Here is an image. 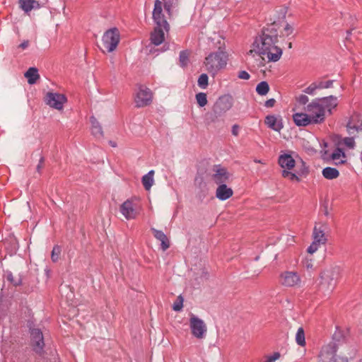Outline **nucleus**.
Returning a JSON list of instances; mask_svg holds the SVG:
<instances>
[{
	"instance_id": "obj_1",
	"label": "nucleus",
	"mask_w": 362,
	"mask_h": 362,
	"mask_svg": "<svg viewBox=\"0 0 362 362\" xmlns=\"http://www.w3.org/2000/svg\"><path fill=\"white\" fill-rule=\"evenodd\" d=\"M278 30L274 24L264 28L260 35L256 37L253 42V49H250L248 54L253 52L258 55H267L269 62L279 61L282 55V49L276 46L278 42Z\"/></svg>"
},
{
	"instance_id": "obj_2",
	"label": "nucleus",
	"mask_w": 362,
	"mask_h": 362,
	"mask_svg": "<svg viewBox=\"0 0 362 362\" xmlns=\"http://www.w3.org/2000/svg\"><path fill=\"white\" fill-rule=\"evenodd\" d=\"M337 105V98L329 95L313 100L305 110L310 115L313 124H321L325 119L326 113L332 115V110L335 109Z\"/></svg>"
},
{
	"instance_id": "obj_3",
	"label": "nucleus",
	"mask_w": 362,
	"mask_h": 362,
	"mask_svg": "<svg viewBox=\"0 0 362 362\" xmlns=\"http://www.w3.org/2000/svg\"><path fill=\"white\" fill-rule=\"evenodd\" d=\"M228 54L219 48L218 51L210 53L204 62L206 70L211 76H214L227 64Z\"/></svg>"
},
{
	"instance_id": "obj_4",
	"label": "nucleus",
	"mask_w": 362,
	"mask_h": 362,
	"mask_svg": "<svg viewBox=\"0 0 362 362\" xmlns=\"http://www.w3.org/2000/svg\"><path fill=\"white\" fill-rule=\"evenodd\" d=\"M233 106V98L230 95L220 96L214 103L212 112L207 114L206 121L208 124L215 123L223 116Z\"/></svg>"
},
{
	"instance_id": "obj_5",
	"label": "nucleus",
	"mask_w": 362,
	"mask_h": 362,
	"mask_svg": "<svg viewBox=\"0 0 362 362\" xmlns=\"http://www.w3.org/2000/svg\"><path fill=\"white\" fill-rule=\"evenodd\" d=\"M337 346L331 342L322 346L320 355L319 362H348L346 357H337Z\"/></svg>"
},
{
	"instance_id": "obj_6",
	"label": "nucleus",
	"mask_w": 362,
	"mask_h": 362,
	"mask_svg": "<svg viewBox=\"0 0 362 362\" xmlns=\"http://www.w3.org/2000/svg\"><path fill=\"white\" fill-rule=\"evenodd\" d=\"M119 40L120 35L117 28L105 31L102 38L103 45L108 52H112L117 48Z\"/></svg>"
},
{
	"instance_id": "obj_7",
	"label": "nucleus",
	"mask_w": 362,
	"mask_h": 362,
	"mask_svg": "<svg viewBox=\"0 0 362 362\" xmlns=\"http://www.w3.org/2000/svg\"><path fill=\"white\" fill-rule=\"evenodd\" d=\"M189 317V327L192 334L197 339H204L207 332L206 325L202 319L193 313H191Z\"/></svg>"
},
{
	"instance_id": "obj_8",
	"label": "nucleus",
	"mask_w": 362,
	"mask_h": 362,
	"mask_svg": "<svg viewBox=\"0 0 362 362\" xmlns=\"http://www.w3.org/2000/svg\"><path fill=\"white\" fill-rule=\"evenodd\" d=\"M211 171V179L217 185L229 182L231 175L226 168L220 164L214 165Z\"/></svg>"
},
{
	"instance_id": "obj_9",
	"label": "nucleus",
	"mask_w": 362,
	"mask_h": 362,
	"mask_svg": "<svg viewBox=\"0 0 362 362\" xmlns=\"http://www.w3.org/2000/svg\"><path fill=\"white\" fill-rule=\"evenodd\" d=\"M45 102L50 107L62 110L64 105L67 102V98L64 94L48 92L45 95Z\"/></svg>"
},
{
	"instance_id": "obj_10",
	"label": "nucleus",
	"mask_w": 362,
	"mask_h": 362,
	"mask_svg": "<svg viewBox=\"0 0 362 362\" xmlns=\"http://www.w3.org/2000/svg\"><path fill=\"white\" fill-rule=\"evenodd\" d=\"M320 288L325 291H332L336 285V273L333 269L322 272L320 274Z\"/></svg>"
},
{
	"instance_id": "obj_11",
	"label": "nucleus",
	"mask_w": 362,
	"mask_h": 362,
	"mask_svg": "<svg viewBox=\"0 0 362 362\" xmlns=\"http://www.w3.org/2000/svg\"><path fill=\"white\" fill-rule=\"evenodd\" d=\"M153 19L156 26H163L167 33L169 31L170 25L163 13L162 2L160 0L155 1Z\"/></svg>"
},
{
	"instance_id": "obj_12",
	"label": "nucleus",
	"mask_w": 362,
	"mask_h": 362,
	"mask_svg": "<svg viewBox=\"0 0 362 362\" xmlns=\"http://www.w3.org/2000/svg\"><path fill=\"white\" fill-rule=\"evenodd\" d=\"M153 94L151 90L144 86H140L135 97V103L137 107H145L151 104Z\"/></svg>"
},
{
	"instance_id": "obj_13",
	"label": "nucleus",
	"mask_w": 362,
	"mask_h": 362,
	"mask_svg": "<svg viewBox=\"0 0 362 362\" xmlns=\"http://www.w3.org/2000/svg\"><path fill=\"white\" fill-rule=\"evenodd\" d=\"M31 342L33 351L38 354L43 353L45 342L42 331L40 329H32L30 330Z\"/></svg>"
},
{
	"instance_id": "obj_14",
	"label": "nucleus",
	"mask_w": 362,
	"mask_h": 362,
	"mask_svg": "<svg viewBox=\"0 0 362 362\" xmlns=\"http://www.w3.org/2000/svg\"><path fill=\"white\" fill-rule=\"evenodd\" d=\"M281 283L283 286L292 287L300 283V278L298 273L294 272H285L281 274Z\"/></svg>"
},
{
	"instance_id": "obj_15",
	"label": "nucleus",
	"mask_w": 362,
	"mask_h": 362,
	"mask_svg": "<svg viewBox=\"0 0 362 362\" xmlns=\"http://www.w3.org/2000/svg\"><path fill=\"white\" fill-rule=\"evenodd\" d=\"M361 122L358 115L350 117L346 126L349 134L355 136L356 134L362 132V124Z\"/></svg>"
},
{
	"instance_id": "obj_16",
	"label": "nucleus",
	"mask_w": 362,
	"mask_h": 362,
	"mask_svg": "<svg viewBox=\"0 0 362 362\" xmlns=\"http://www.w3.org/2000/svg\"><path fill=\"white\" fill-rule=\"evenodd\" d=\"M120 212L127 219H134L137 216L135 204L129 199L126 200L121 205Z\"/></svg>"
},
{
	"instance_id": "obj_17",
	"label": "nucleus",
	"mask_w": 362,
	"mask_h": 362,
	"mask_svg": "<svg viewBox=\"0 0 362 362\" xmlns=\"http://www.w3.org/2000/svg\"><path fill=\"white\" fill-rule=\"evenodd\" d=\"M265 124L274 131L279 132L284 127L282 118L274 115H267L265 117Z\"/></svg>"
},
{
	"instance_id": "obj_18",
	"label": "nucleus",
	"mask_w": 362,
	"mask_h": 362,
	"mask_svg": "<svg viewBox=\"0 0 362 362\" xmlns=\"http://www.w3.org/2000/svg\"><path fill=\"white\" fill-rule=\"evenodd\" d=\"M165 32L163 26H156L151 34V42L153 45L158 46L165 40Z\"/></svg>"
},
{
	"instance_id": "obj_19",
	"label": "nucleus",
	"mask_w": 362,
	"mask_h": 362,
	"mask_svg": "<svg viewBox=\"0 0 362 362\" xmlns=\"http://www.w3.org/2000/svg\"><path fill=\"white\" fill-rule=\"evenodd\" d=\"M278 163L284 170H291L296 165V160L293 156L288 153L280 155L278 159Z\"/></svg>"
},
{
	"instance_id": "obj_20",
	"label": "nucleus",
	"mask_w": 362,
	"mask_h": 362,
	"mask_svg": "<svg viewBox=\"0 0 362 362\" xmlns=\"http://www.w3.org/2000/svg\"><path fill=\"white\" fill-rule=\"evenodd\" d=\"M233 194V189L227 187L226 184L218 185L216 190V197L221 201H225L230 198Z\"/></svg>"
},
{
	"instance_id": "obj_21",
	"label": "nucleus",
	"mask_w": 362,
	"mask_h": 362,
	"mask_svg": "<svg viewBox=\"0 0 362 362\" xmlns=\"http://www.w3.org/2000/svg\"><path fill=\"white\" fill-rule=\"evenodd\" d=\"M293 119L296 125L298 127H306L310 124H313L308 113H295L293 115Z\"/></svg>"
},
{
	"instance_id": "obj_22",
	"label": "nucleus",
	"mask_w": 362,
	"mask_h": 362,
	"mask_svg": "<svg viewBox=\"0 0 362 362\" xmlns=\"http://www.w3.org/2000/svg\"><path fill=\"white\" fill-rule=\"evenodd\" d=\"M154 237L160 241V248L163 251L167 250L170 247V241L167 238L166 235L160 230L156 228H151Z\"/></svg>"
},
{
	"instance_id": "obj_23",
	"label": "nucleus",
	"mask_w": 362,
	"mask_h": 362,
	"mask_svg": "<svg viewBox=\"0 0 362 362\" xmlns=\"http://www.w3.org/2000/svg\"><path fill=\"white\" fill-rule=\"evenodd\" d=\"M90 122H91V132L92 134L97 138H101L103 136V132L102 127L100 126L98 121L96 119L95 117L92 116L90 118Z\"/></svg>"
},
{
	"instance_id": "obj_24",
	"label": "nucleus",
	"mask_w": 362,
	"mask_h": 362,
	"mask_svg": "<svg viewBox=\"0 0 362 362\" xmlns=\"http://www.w3.org/2000/svg\"><path fill=\"white\" fill-rule=\"evenodd\" d=\"M313 240L320 243L325 244L327 238L325 236L324 230L321 227L315 226L313 233Z\"/></svg>"
},
{
	"instance_id": "obj_25",
	"label": "nucleus",
	"mask_w": 362,
	"mask_h": 362,
	"mask_svg": "<svg viewBox=\"0 0 362 362\" xmlns=\"http://www.w3.org/2000/svg\"><path fill=\"white\" fill-rule=\"evenodd\" d=\"M20 4L21 8L26 13L40 8V4L35 0H20Z\"/></svg>"
},
{
	"instance_id": "obj_26",
	"label": "nucleus",
	"mask_w": 362,
	"mask_h": 362,
	"mask_svg": "<svg viewBox=\"0 0 362 362\" xmlns=\"http://www.w3.org/2000/svg\"><path fill=\"white\" fill-rule=\"evenodd\" d=\"M345 153L340 148H337L331 154L330 158L334 161V164L339 165L345 163Z\"/></svg>"
},
{
	"instance_id": "obj_27",
	"label": "nucleus",
	"mask_w": 362,
	"mask_h": 362,
	"mask_svg": "<svg viewBox=\"0 0 362 362\" xmlns=\"http://www.w3.org/2000/svg\"><path fill=\"white\" fill-rule=\"evenodd\" d=\"M25 77L28 78V82L29 84H34L36 83L37 78H39L40 75L38 74L37 69L35 67H30L24 74Z\"/></svg>"
},
{
	"instance_id": "obj_28",
	"label": "nucleus",
	"mask_w": 362,
	"mask_h": 362,
	"mask_svg": "<svg viewBox=\"0 0 362 362\" xmlns=\"http://www.w3.org/2000/svg\"><path fill=\"white\" fill-rule=\"evenodd\" d=\"M153 175L154 170H151L142 177L141 182L146 190H149L153 185Z\"/></svg>"
},
{
	"instance_id": "obj_29",
	"label": "nucleus",
	"mask_w": 362,
	"mask_h": 362,
	"mask_svg": "<svg viewBox=\"0 0 362 362\" xmlns=\"http://www.w3.org/2000/svg\"><path fill=\"white\" fill-rule=\"evenodd\" d=\"M322 174L323 177L327 180H333L339 176V170L337 168L332 167L325 168L322 171Z\"/></svg>"
},
{
	"instance_id": "obj_30",
	"label": "nucleus",
	"mask_w": 362,
	"mask_h": 362,
	"mask_svg": "<svg viewBox=\"0 0 362 362\" xmlns=\"http://www.w3.org/2000/svg\"><path fill=\"white\" fill-rule=\"evenodd\" d=\"M295 339L298 345L300 346H305L306 342L305 337V332L302 327L298 329L297 332L296 334Z\"/></svg>"
},
{
	"instance_id": "obj_31",
	"label": "nucleus",
	"mask_w": 362,
	"mask_h": 362,
	"mask_svg": "<svg viewBox=\"0 0 362 362\" xmlns=\"http://www.w3.org/2000/svg\"><path fill=\"white\" fill-rule=\"evenodd\" d=\"M189 52L188 50H182L179 55V64L181 67L185 68L189 63Z\"/></svg>"
},
{
	"instance_id": "obj_32",
	"label": "nucleus",
	"mask_w": 362,
	"mask_h": 362,
	"mask_svg": "<svg viewBox=\"0 0 362 362\" xmlns=\"http://www.w3.org/2000/svg\"><path fill=\"white\" fill-rule=\"evenodd\" d=\"M269 90V86L267 81H261L256 87L257 93L260 95H265Z\"/></svg>"
},
{
	"instance_id": "obj_33",
	"label": "nucleus",
	"mask_w": 362,
	"mask_h": 362,
	"mask_svg": "<svg viewBox=\"0 0 362 362\" xmlns=\"http://www.w3.org/2000/svg\"><path fill=\"white\" fill-rule=\"evenodd\" d=\"M197 103L200 107H204L207 104V96L205 93H199L195 95Z\"/></svg>"
},
{
	"instance_id": "obj_34",
	"label": "nucleus",
	"mask_w": 362,
	"mask_h": 362,
	"mask_svg": "<svg viewBox=\"0 0 362 362\" xmlns=\"http://www.w3.org/2000/svg\"><path fill=\"white\" fill-rule=\"evenodd\" d=\"M281 175L283 177L288 178L291 181H296L298 182L300 181L298 176L296 173H291L290 170H283Z\"/></svg>"
},
{
	"instance_id": "obj_35",
	"label": "nucleus",
	"mask_w": 362,
	"mask_h": 362,
	"mask_svg": "<svg viewBox=\"0 0 362 362\" xmlns=\"http://www.w3.org/2000/svg\"><path fill=\"white\" fill-rule=\"evenodd\" d=\"M6 279L13 286H20L22 284V279L19 276L18 279H15L13 274L11 272H7L6 275Z\"/></svg>"
},
{
	"instance_id": "obj_36",
	"label": "nucleus",
	"mask_w": 362,
	"mask_h": 362,
	"mask_svg": "<svg viewBox=\"0 0 362 362\" xmlns=\"http://www.w3.org/2000/svg\"><path fill=\"white\" fill-rule=\"evenodd\" d=\"M61 251L62 249L59 245H56L54 246L51 253V259L53 262H57L59 260Z\"/></svg>"
},
{
	"instance_id": "obj_37",
	"label": "nucleus",
	"mask_w": 362,
	"mask_h": 362,
	"mask_svg": "<svg viewBox=\"0 0 362 362\" xmlns=\"http://www.w3.org/2000/svg\"><path fill=\"white\" fill-rule=\"evenodd\" d=\"M209 77L206 74H202L197 81L198 86L201 88H206L209 84Z\"/></svg>"
},
{
	"instance_id": "obj_38",
	"label": "nucleus",
	"mask_w": 362,
	"mask_h": 362,
	"mask_svg": "<svg viewBox=\"0 0 362 362\" xmlns=\"http://www.w3.org/2000/svg\"><path fill=\"white\" fill-rule=\"evenodd\" d=\"M315 83L317 84L318 89H325V88H331L333 85L334 81L333 80H329L327 81H316Z\"/></svg>"
},
{
	"instance_id": "obj_39",
	"label": "nucleus",
	"mask_w": 362,
	"mask_h": 362,
	"mask_svg": "<svg viewBox=\"0 0 362 362\" xmlns=\"http://www.w3.org/2000/svg\"><path fill=\"white\" fill-rule=\"evenodd\" d=\"M316 90H318L315 82L312 83L308 87L303 90V92L306 94L314 95H315Z\"/></svg>"
},
{
	"instance_id": "obj_40",
	"label": "nucleus",
	"mask_w": 362,
	"mask_h": 362,
	"mask_svg": "<svg viewBox=\"0 0 362 362\" xmlns=\"http://www.w3.org/2000/svg\"><path fill=\"white\" fill-rule=\"evenodd\" d=\"M183 307V298L181 296H179L177 300L173 305V309L175 311H180Z\"/></svg>"
},
{
	"instance_id": "obj_41",
	"label": "nucleus",
	"mask_w": 362,
	"mask_h": 362,
	"mask_svg": "<svg viewBox=\"0 0 362 362\" xmlns=\"http://www.w3.org/2000/svg\"><path fill=\"white\" fill-rule=\"evenodd\" d=\"M287 7H280L279 8V10L276 11L277 13H278V20L279 21H281V20H284L286 18V13H287Z\"/></svg>"
},
{
	"instance_id": "obj_42",
	"label": "nucleus",
	"mask_w": 362,
	"mask_h": 362,
	"mask_svg": "<svg viewBox=\"0 0 362 362\" xmlns=\"http://www.w3.org/2000/svg\"><path fill=\"white\" fill-rule=\"evenodd\" d=\"M344 144L349 148H354L355 146V141L354 137H346L344 139Z\"/></svg>"
},
{
	"instance_id": "obj_43",
	"label": "nucleus",
	"mask_w": 362,
	"mask_h": 362,
	"mask_svg": "<svg viewBox=\"0 0 362 362\" xmlns=\"http://www.w3.org/2000/svg\"><path fill=\"white\" fill-rule=\"evenodd\" d=\"M320 245V243L313 240V242L311 243V245L308 247L307 252L310 254H313L318 250Z\"/></svg>"
},
{
	"instance_id": "obj_44",
	"label": "nucleus",
	"mask_w": 362,
	"mask_h": 362,
	"mask_svg": "<svg viewBox=\"0 0 362 362\" xmlns=\"http://www.w3.org/2000/svg\"><path fill=\"white\" fill-rule=\"evenodd\" d=\"M296 100L300 105H305L308 103L309 98L306 95L302 94L296 98Z\"/></svg>"
},
{
	"instance_id": "obj_45",
	"label": "nucleus",
	"mask_w": 362,
	"mask_h": 362,
	"mask_svg": "<svg viewBox=\"0 0 362 362\" xmlns=\"http://www.w3.org/2000/svg\"><path fill=\"white\" fill-rule=\"evenodd\" d=\"M163 1L165 10L167 11L168 13H170L171 11V8H172L174 0H163Z\"/></svg>"
},
{
	"instance_id": "obj_46",
	"label": "nucleus",
	"mask_w": 362,
	"mask_h": 362,
	"mask_svg": "<svg viewBox=\"0 0 362 362\" xmlns=\"http://www.w3.org/2000/svg\"><path fill=\"white\" fill-rule=\"evenodd\" d=\"M238 77L240 79L248 80L250 78V75L246 71L243 70L238 72Z\"/></svg>"
},
{
	"instance_id": "obj_47",
	"label": "nucleus",
	"mask_w": 362,
	"mask_h": 362,
	"mask_svg": "<svg viewBox=\"0 0 362 362\" xmlns=\"http://www.w3.org/2000/svg\"><path fill=\"white\" fill-rule=\"evenodd\" d=\"M281 355L279 352H274L273 355L268 356L265 362H274L280 358Z\"/></svg>"
},
{
	"instance_id": "obj_48",
	"label": "nucleus",
	"mask_w": 362,
	"mask_h": 362,
	"mask_svg": "<svg viewBox=\"0 0 362 362\" xmlns=\"http://www.w3.org/2000/svg\"><path fill=\"white\" fill-rule=\"evenodd\" d=\"M303 264L304 267H305L307 269H312L313 266L312 259H305L303 262Z\"/></svg>"
},
{
	"instance_id": "obj_49",
	"label": "nucleus",
	"mask_w": 362,
	"mask_h": 362,
	"mask_svg": "<svg viewBox=\"0 0 362 362\" xmlns=\"http://www.w3.org/2000/svg\"><path fill=\"white\" fill-rule=\"evenodd\" d=\"M44 162H45V158L42 156H41L40 158L39 163L37 164V168H36V170L39 173H40L41 169L43 168Z\"/></svg>"
},
{
	"instance_id": "obj_50",
	"label": "nucleus",
	"mask_w": 362,
	"mask_h": 362,
	"mask_svg": "<svg viewBox=\"0 0 362 362\" xmlns=\"http://www.w3.org/2000/svg\"><path fill=\"white\" fill-rule=\"evenodd\" d=\"M275 103H276V100L274 98H271V99L267 100L265 102L264 106L266 107H272L274 106Z\"/></svg>"
},
{
	"instance_id": "obj_51",
	"label": "nucleus",
	"mask_w": 362,
	"mask_h": 362,
	"mask_svg": "<svg viewBox=\"0 0 362 362\" xmlns=\"http://www.w3.org/2000/svg\"><path fill=\"white\" fill-rule=\"evenodd\" d=\"M284 30L286 31V35H289L293 33V29L292 26H291L288 23H286V25L284 27Z\"/></svg>"
},
{
	"instance_id": "obj_52",
	"label": "nucleus",
	"mask_w": 362,
	"mask_h": 362,
	"mask_svg": "<svg viewBox=\"0 0 362 362\" xmlns=\"http://www.w3.org/2000/svg\"><path fill=\"white\" fill-rule=\"evenodd\" d=\"M302 164H303V168H302V169H300L298 174L300 175H306L308 173V168L305 167V164L303 162H302Z\"/></svg>"
},
{
	"instance_id": "obj_53",
	"label": "nucleus",
	"mask_w": 362,
	"mask_h": 362,
	"mask_svg": "<svg viewBox=\"0 0 362 362\" xmlns=\"http://www.w3.org/2000/svg\"><path fill=\"white\" fill-rule=\"evenodd\" d=\"M231 132H232V134H233V135H234V136H238V133H239V126H238V125H237V124H234V125L232 127Z\"/></svg>"
},
{
	"instance_id": "obj_54",
	"label": "nucleus",
	"mask_w": 362,
	"mask_h": 362,
	"mask_svg": "<svg viewBox=\"0 0 362 362\" xmlns=\"http://www.w3.org/2000/svg\"><path fill=\"white\" fill-rule=\"evenodd\" d=\"M29 46V41L28 40H24L22 43H21L18 46L19 48H21L22 49H25Z\"/></svg>"
},
{
	"instance_id": "obj_55",
	"label": "nucleus",
	"mask_w": 362,
	"mask_h": 362,
	"mask_svg": "<svg viewBox=\"0 0 362 362\" xmlns=\"http://www.w3.org/2000/svg\"><path fill=\"white\" fill-rule=\"evenodd\" d=\"M110 144L112 147H115V146H116V143H115V141H110Z\"/></svg>"
},
{
	"instance_id": "obj_56",
	"label": "nucleus",
	"mask_w": 362,
	"mask_h": 362,
	"mask_svg": "<svg viewBox=\"0 0 362 362\" xmlns=\"http://www.w3.org/2000/svg\"><path fill=\"white\" fill-rule=\"evenodd\" d=\"M288 48L291 49L292 47V43L289 42L288 45Z\"/></svg>"
},
{
	"instance_id": "obj_57",
	"label": "nucleus",
	"mask_w": 362,
	"mask_h": 362,
	"mask_svg": "<svg viewBox=\"0 0 362 362\" xmlns=\"http://www.w3.org/2000/svg\"><path fill=\"white\" fill-rule=\"evenodd\" d=\"M255 162L256 163H262L261 160H255Z\"/></svg>"
},
{
	"instance_id": "obj_58",
	"label": "nucleus",
	"mask_w": 362,
	"mask_h": 362,
	"mask_svg": "<svg viewBox=\"0 0 362 362\" xmlns=\"http://www.w3.org/2000/svg\"><path fill=\"white\" fill-rule=\"evenodd\" d=\"M358 362H362V359H361V360H360Z\"/></svg>"
}]
</instances>
